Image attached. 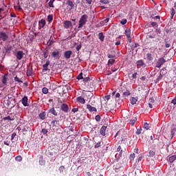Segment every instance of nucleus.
Masks as SVG:
<instances>
[{
    "mask_svg": "<svg viewBox=\"0 0 176 176\" xmlns=\"http://www.w3.org/2000/svg\"><path fill=\"white\" fill-rule=\"evenodd\" d=\"M87 109H88L89 112H97V109L94 107H92L90 104H87Z\"/></svg>",
    "mask_w": 176,
    "mask_h": 176,
    "instance_id": "obj_15",
    "label": "nucleus"
},
{
    "mask_svg": "<svg viewBox=\"0 0 176 176\" xmlns=\"http://www.w3.org/2000/svg\"><path fill=\"white\" fill-rule=\"evenodd\" d=\"M21 103L23 104V107H28L30 105L28 104V97L25 96L21 100Z\"/></svg>",
    "mask_w": 176,
    "mask_h": 176,
    "instance_id": "obj_13",
    "label": "nucleus"
},
{
    "mask_svg": "<svg viewBox=\"0 0 176 176\" xmlns=\"http://www.w3.org/2000/svg\"><path fill=\"white\" fill-rule=\"evenodd\" d=\"M144 128L146 129V130H149L150 129L149 124H148V122H145L144 124Z\"/></svg>",
    "mask_w": 176,
    "mask_h": 176,
    "instance_id": "obj_43",
    "label": "nucleus"
},
{
    "mask_svg": "<svg viewBox=\"0 0 176 176\" xmlns=\"http://www.w3.org/2000/svg\"><path fill=\"white\" fill-rule=\"evenodd\" d=\"M54 43V41L53 40H49L47 42V45L48 46H52V45H53Z\"/></svg>",
    "mask_w": 176,
    "mask_h": 176,
    "instance_id": "obj_53",
    "label": "nucleus"
},
{
    "mask_svg": "<svg viewBox=\"0 0 176 176\" xmlns=\"http://www.w3.org/2000/svg\"><path fill=\"white\" fill-rule=\"evenodd\" d=\"M49 112H50V113H52L54 116H57V115H58V113H57V111H56V109H54V107H52V109H50Z\"/></svg>",
    "mask_w": 176,
    "mask_h": 176,
    "instance_id": "obj_20",
    "label": "nucleus"
},
{
    "mask_svg": "<svg viewBox=\"0 0 176 176\" xmlns=\"http://www.w3.org/2000/svg\"><path fill=\"white\" fill-rule=\"evenodd\" d=\"M78 111H79L78 108H73L72 109V111L74 112V113H75L76 112H78Z\"/></svg>",
    "mask_w": 176,
    "mask_h": 176,
    "instance_id": "obj_61",
    "label": "nucleus"
},
{
    "mask_svg": "<svg viewBox=\"0 0 176 176\" xmlns=\"http://www.w3.org/2000/svg\"><path fill=\"white\" fill-rule=\"evenodd\" d=\"M155 155V151H149V155H148V157H153V156Z\"/></svg>",
    "mask_w": 176,
    "mask_h": 176,
    "instance_id": "obj_52",
    "label": "nucleus"
},
{
    "mask_svg": "<svg viewBox=\"0 0 176 176\" xmlns=\"http://www.w3.org/2000/svg\"><path fill=\"white\" fill-rule=\"evenodd\" d=\"M120 23H121L122 25H124L125 24L127 23V19H122L121 21H120Z\"/></svg>",
    "mask_w": 176,
    "mask_h": 176,
    "instance_id": "obj_44",
    "label": "nucleus"
},
{
    "mask_svg": "<svg viewBox=\"0 0 176 176\" xmlns=\"http://www.w3.org/2000/svg\"><path fill=\"white\" fill-rule=\"evenodd\" d=\"M48 56H49V50H47L43 52V57L44 58H47Z\"/></svg>",
    "mask_w": 176,
    "mask_h": 176,
    "instance_id": "obj_35",
    "label": "nucleus"
},
{
    "mask_svg": "<svg viewBox=\"0 0 176 176\" xmlns=\"http://www.w3.org/2000/svg\"><path fill=\"white\" fill-rule=\"evenodd\" d=\"M14 81L18 82V83H23V81L21 80H20V78H19V77H17V76H16L14 78Z\"/></svg>",
    "mask_w": 176,
    "mask_h": 176,
    "instance_id": "obj_50",
    "label": "nucleus"
},
{
    "mask_svg": "<svg viewBox=\"0 0 176 176\" xmlns=\"http://www.w3.org/2000/svg\"><path fill=\"white\" fill-rule=\"evenodd\" d=\"M122 141H125L126 140H127V133L124 132L123 134L122 135Z\"/></svg>",
    "mask_w": 176,
    "mask_h": 176,
    "instance_id": "obj_32",
    "label": "nucleus"
},
{
    "mask_svg": "<svg viewBox=\"0 0 176 176\" xmlns=\"http://www.w3.org/2000/svg\"><path fill=\"white\" fill-rule=\"evenodd\" d=\"M72 56V51L68 50L64 52V57L66 60H69Z\"/></svg>",
    "mask_w": 176,
    "mask_h": 176,
    "instance_id": "obj_8",
    "label": "nucleus"
},
{
    "mask_svg": "<svg viewBox=\"0 0 176 176\" xmlns=\"http://www.w3.org/2000/svg\"><path fill=\"white\" fill-rule=\"evenodd\" d=\"M175 14V10L174 8L171 9V19H174V16Z\"/></svg>",
    "mask_w": 176,
    "mask_h": 176,
    "instance_id": "obj_48",
    "label": "nucleus"
},
{
    "mask_svg": "<svg viewBox=\"0 0 176 176\" xmlns=\"http://www.w3.org/2000/svg\"><path fill=\"white\" fill-rule=\"evenodd\" d=\"M3 119V120H10V121L14 120V118H11L10 116H8L7 117H4Z\"/></svg>",
    "mask_w": 176,
    "mask_h": 176,
    "instance_id": "obj_33",
    "label": "nucleus"
},
{
    "mask_svg": "<svg viewBox=\"0 0 176 176\" xmlns=\"http://www.w3.org/2000/svg\"><path fill=\"white\" fill-rule=\"evenodd\" d=\"M115 57H116V55L115 54H108L109 58H115Z\"/></svg>",
    "mask_w": 176,
    "mask_h": 176,
    "instance_id": "obj_60",
    "label": "nucleus"
},
{
    "mask_svg": "<svg viewBox=\"0 0 176 176\" xmlns=\"http://www.w3.org/2000/svg\"><path fill=\"white\" fill-rule=\"evenodd\" d=\"M49 65H50V61L47 60L45 64L43 65V72H46L47 71H50L49 68L47 67H49Z\"/></svg>",
    "mask_w": 176,
    "mask_h": 176,
    "instance_id": "obj_14",
    "label": "nucleus"
},
{
    "mask_svg": "<svg viewBox=\"0 0 176 176\" xmlns=\"http://www.w3.org/2000/svg\"><path fill=\"white\" fill-rule=\"evenodd\" d=\"M82 79L85 83H87V82H90V77H85V78H83Z\"/></svg>",
    "mask_w": 176,
    "mask_h": 176,
    "instance_id": "obj_47",
    "label": "nucleus"
},
{
    "mask_svg": "<svg viewBox=\"0 0 176 176\" xmlns=\"http://www.w3.org/2000/svg\"><path fill=\"white\" fill-rule=\"evenodd\" d=\"M141 133H142V128L141 126L137 127L136 134L138 135H140V134H141Z\"/></svg>",
    "mask_w": 176,
    "mask_h": 176,
    "instance_id": "obj_29",
    "label": "nucleus"
},
{
    "mask_svg": "<svg viewBox=\"0 0 176 176\" xmlns=\"http://www.w3.org/2000/svg\"><path fill=\"white\" fill-rule=\"evenodd\" d=\"M93 93L91 91H85L82 93V97H84L85 98H87V100H91V98H93Z\"/></svg>",
    "mask_w": 176,
    "mask_h": 176,
    "instance_id": "obj_2",
    "label": "nucleus"
},
{
    "mask_svg": "<svg viewBox=\"0 0 176 176\" xmlns=\"http://www.w3.org/2000/svg\"><path fill=\"white\" fill-rule=\"evenodd\" d=\"M98 38L101 42H104V41H105V36H104V33L100 32L98 34Z\"/></svg>",
    "mask_w": 176,
    "mask_h": 176,
    "instance_id": "obj_19",
    "label": "nucleus"
},
{
    "mask_svg": "<svg viewBox=\"0 0 176 176\" xmlns=\"http://www.w3.org/2000/svg\"><path fill=\"white\" fill-rule=\"evenodd\" d=\"M26 74H27V76H32V75H34V73L32 72V70L28 69H27Z\"/></svg>",
    "mask_w": 176,
    "mask_h": 176,
    "instance_id": "obj_31",
    "label": "nucleus"
},
{
    "mask_svg": "<svg viewBox=\"0 0 176 176\" xmlns=\"http://www.w3.org/2000/svg\"><path fill=\"white\" fill-rule=\"evenodd\" d=\"M116 152H120V153H119V154L118 153L116 154V157L117 159H120V157H122V153L123 152V150H122V146H119L117 148Z\"/></svg>",
    "mask_w": 176,
    "mask_h": 176,
    "instance_id": "obj_12",
    "label": "nucleus"
},
{
    "mask_svg": "<svg viewBox=\"0 0 176 176\" xmlns=\"http://www.w3.org/2000/svg\"><path fill=\"white\" fill-rule=\"evenodd\" d=\"M123 96H124V97H129V96H130V94H131V93L130 92V91L129 89H126V91H124L123 92Z\"/></svg>",
    "mask_w": 176,
    "mask_h": 176,
    "instance_id": "obj_28",
    "label": "nucleus"
},
{
    "mask_svg": "<svg viewBox=\"0 0 176 176\" xmlns=\"http://www.w3.org/2000/svg\"><path fill=\"white\" fill-rule=\"evenodd\" d=\"M164 63H166V59H164V58H160L156 63V67L160 68Z\"/></svg>",
    "mask_w": 176,
    "mask_h": 176,
    "instance_id": "obj_4",
    "label": "nucleus"
},
{
    "mask_svg": "<svg viewBox=\"0 0 176 176\" xmlns=\"http://www.w3.org/2000/svg\"><path fill=\"white\" fill-rule=\"evenodd\" d=\"M105 131H107V126H102L100 129V134L101 135H105Z\"/></svg>",
    "mask_w": 176,
    "mask_h": 176,
    "instance_id": "obj_21",
    "label": "nucleus"
},
{
    "mask_svg": "<svg viewBox=\"0 0 176 176\" xmlns=\"http://www.w3.org/2000/svg\"><path fill=\"white\" fill-rule=\"evenodd\" d=\"M137 67H144L145 65V63H144V60L142 59H140L136 62Z\"/></svg>",
    "mask_w": 176,
    "mask_h": 176,
    "instance_id": "obj_18",
    "label": "nucleus"
},
{
    "mask_svg": "<svg viewBox=\"0 0 176 176\" xmlns=\"http://www.w3.org/2000/svg\"><path fill=\"white\" fill-rule=\"evenodd\" d=\"M146 58H147L148 61H152V60H153V57H152V54L147 53L146 54Z\"/></svg>",
    "mask_w": 176,
    "mask_h": 176,
    "instance_id": "obj_25",
    "label": "nucleus"
},
{
    "mask_svg": "<svg viewBox=\"0 0 176 176\" xmlns=\"http://www.w3.org/2000/svg\"><path fill=\"white\" fill-rule=\"evenodd\" d=\"M124 34L126 38H130V36H131V30H130V28H126L125 30Z\"/></svg>",
    "mask_w": 176,
    "mask_h": 176,
    "instance_id": "obj_17",
    "label": "nucleus"
},
{
    "mask_svg": "<svg viewBox=\"0 0 176 176\" xmlns=\"http://www.w3.org/2000/svg\"><path fill=\"white\" fill-rule=\"evenodd\" d=\"M47 20L48 23H52V21H53V15L52 14L48 15Z\"/></svg>",
    "mask_w": 176,
    "mask_h": 176,
    "instance_id": "obj_30",
    "label": "nucleus"
},
{
    "mask_svg": "<svg viewBox=\"0 0 176 176\" xmlns=\"http://www.w3.org/2000/svg\"><path fill=\"white\" fill-rule=\"evenodd\" d=\"M115 63V60L114 59H109L108 61V64L110 65H113V63Z\"/></svg>",
    "mask_w": 176,
    "mask_h": 176,
    "instance_id": "obj_51",
    "label": "nucleus"
},
{
    "mask_svg": "<svg viewBox=\"0 0 176 176\" xmlns=\"http://www.w3.org/2000/svg\"><path fill=\"white\" fill-rule=\"evenodd\" d=\"M172 104H173L174 105H175V104H176V97L173 99V100H172Z\"/></svg>",
    "mask_w": 176,
    "mask_h": 176,
    "instance_id": "obj_64",
    "label": "nucleus"
},
{
    "mask_svg": "<svg viewBox=\"0 0 176 176\" xmlns=\"http://www.w3.org/2000/svg\"><path fill=\"white\" fill-rule=\"evenodd\" d=\"M132 78H133V79H137V72H135V73L132 75Z\"/></svg>",
    "mask_w": 176,
    "mask_h": 176,
    "instance_id": "obj_63",
    "label": "nucleus"
},
{
    "mask_svg": "<svg viewBox=\"0 0 176 176\" xmlns=\"http://www.w3.org/2000/svg\"><path fill=\"white\" fill-rule=\"evenodd\" d=\"M131 104L132 105H135V104H137V98L133 97L131 100Z\"/></svg>",
    "mask_w": 176,
    "mask_h": 176,
    "instance_id": "obj_36",
    "label": "nucleus"
},
{
    "mask_svg": "<svg viewBox=\"0 0 176 176\" xmlns=\"http://www.w3.org/2000/svg\"><path fill=\"white\" fill-rule=\"evenodd\" d=\"M42 91L43 94H47V93H49V89L47 87H43Z\"/></svg>",
    "mask_w": 176,
    "mask_h": 176,
    "instance_id": "obj_40",
    "label": "nucleus"
},
{
    "mask_svg": "<svg viewBox=\"0 0 176 176\" xmlns=\"http://www.w3.org/2000/svg\"><path fill=\"white\" fill-rule=\"evenodd\" d=\"M100 3H104V5L109 3V0H100Z\"/></svg>",
    "mask_w": 176,
    "mask_h": 176,
    "instance_id": "obj_45",
    "label": "nucleus"
},
{
    "mask_svg": "<svg viewBox=\"0 0 176 176\" xmlns=\"http://www.w3.org/2000/svg\"><path fill=\"white\" fill-rule=\"evenodd\" d=\"M8 38H9V36L5 32H0V41L5 42V41H8Z\"/></svg>",
    "mask_w": 176,
    "mask_h": 176,
    "instance_id": "obj_5",
    "label": "nucleus"
},
{
    "mask_svg": "<svg viewBox=\"0 0 176 176\" xmlns=\"http://www.w3.org/2000/svg\"><path fill=\"white\" fill-rule=\"evenodd\" d=\"M89 102H90L91 105H93V106L96 105V100H93L90 99Z\"/></svg>",
    "mask_w": 176,
    "mask_h": 176,
    "instance_id": "obj_59",
    "label": "nucleus"
},
{
    "mask_svg": "<svg viewBox=\"0 0 176 176\" xmlns=\"http://www.w3.org/2000/svg\"><path fill=\"white\" fill-rule=\"evenodd\" d=\"M66 3L68 5V6H70V9H74V6H75V5H74L72 1L67 0Z\"/></svg>",
    "mask_w": 176,
    "mask_h": 176,
    "instance_id": "obj_23",
    "label": "nucleus"
},
{
    "mask_svg": "<svg viewBox=\"0 0 176 176\" xmlns=\"http://www.w3.org/2000/svg\"><path fill=\"white\" fill-rule=\"evenodd\" d=\"M15 160L16 162H21V160H23V157H21V155H18L15 157Z\"/></svg>",
    "mask_w": 176,
    "mask_h": 176,
    "instance_id": "obj_38",
    "label": "nucleus"
},
{
    "mask_svg": "<svg viewBox=\"0 0 176 176\" xmlns=\"http://www.w3.org/2000/svg\"><path fill=\"white\" fill-rule=\"evenodd\" d=\"M104 101H109L111 100V95H107L104 97Z\"/></svg>",
    "mask_w": 176,
    "mask_h": 176,
    "instance_id": "obj_46",
    "label": "nucleus"
},
{
    "mask_svg": "<svg viewBox=\"0 0 176 176\" xmlns=\"http://www.w3.org/2000/svg\"><path fill=\"white\" fill-rule=\"evenodd\" d=\"M41 133H43V134H47L48 131L46 129H42Z\"/></svg>",
    "mask_w": 176,
    "mask_h": 176,
    "instance_id": "obj_58",
    "label": "nucleus"
},
{
    "mask_svg": "<svg viewBox=\"0 0 176 176\" xmlns=\"http://www.w3.org/2000/svg\"><path fill=\"white\" fill-rule=\"evenodd\" d=\"M141 160H142V155H139L138 157V159L136 160V163H140V162H141Z\"/></svg>",
    "mask_w": 176,
    "mask_h": 176,
    "instance_id": "obj_42",
    "label": "nucleus"
},
{
    "mask_svg": "<svg viewBox=\"0 0 176 176\" xmlns=\"http://www.w3.org/2000/svg\"><path fill=\"white\" fill-rule=\"evenodd\" d=\"M38 25L40 28H43V27L46 25V21L44 19H42L41 21H39Z\"/></svg>",
    "mask_w": 176,
    "mask_h": 176,
    "instance_id": "obj_16",
    "label": "nucleus"
},
{
    "mask_svg": "<svg viewBox=\"0 0 176 176\" xmlns=\"http://www.w3.org/2000/svg\"><path fill=\"white\" fill-rule=\"evenodd\" d=\"M52 57H54V58H56V60H58L60 59V52H58V50H54L52 53Z\"/></svg>",
    "mask_w": 176,
    "mask_h": 176,
    "instance_id": "obj_9",
    "label": "nucleus"
},
{
    "mask_svg": "<svg viewBox=\"0 0 176 176\" xmlns=\"http://www.w3.org/2000/svg\"><path fill=\"white\" fill-rule=\"evenodd\" d=\"M135 122H137V118H135L133 120H131L129 121L130 124H131V126H134V124H135Z\"/></svg>",
    "mask_w": 176,
    "mask_h": 176,
    "instance_id": "obj_37",
    "label": "nucleus"
},
{
    "mask_svg": "<svg viewBox=\"0 0 176 176\" xmlns=\"http://www.w3.org/2000/svg\"><path fill=\"white\" fill-rule=\"evenodd\" d=\"M76 101L80 104H86V99L84 96H78L76 98Z\"/></svg>",
    "mask_w": 176,
    "mask_h": 176,
    "instance_id": "obj_11",
    "label": "nucleus"
},
{
    "mask_svg": "<svg viewBox=\"0 0 176 176\" xmlns=\"http://www.w3.org/2000/svg\"><path fill=\"white\" fill-rule=\"evenodd\" d=\"M108 21H109V18H107L104 20L100 22V24H102L103 25L107 24V23H108Z\"/></svg>",
    "mask_w": 176,
    "mask_h": 176,
    "instance_id": "obj_39",
    "label": "nucleus"
},
{
    "mask_svg": "<svg viewBox=\"0 0 176 176\" xmlns=\"http://www.w3.org/2000/svg\"><path fill=\"white\" fill-rule=\"evenodd\" d=\"M21 7H24V4H23V3H21V4H20V2H19L18 1V3H17V6H14V8H18V10H23V8H21Z\"/></svg>",
    "mask_w": 176,
    "mask_h": 176,
    "instance_id": "obj_26",
    "label": "nucleus"
},
{
    "mask_svg": "<svg viewBox=\"0 0 176 176\" xmlns=\"http://www.w3.org/2000/svg\"><path fill=\"white\" fill-rule=\"evenodd\" d=\"M91 2H93V0H85V3L88 5H91Z\"/></svg>",
    "mask_w": 176,
    "mask_h": 176,
    "instance_id": "obj_62",
    "label": "nucleus"
},
{
    "mask_svg": "<svg viewBox=\"0 0 176 176\" xmlns=\"http://www.w3.org/2000/svg\"><path fill=\"white\" fill-rule=\"evenodd\" d=\"M39 118L42 120H45V119H46V112L43 111V113H40Z\"/></svg>",
    "mask_w": 176,
    "mask_h": 176,
    "instance_id": "obj_24",
    "label": "nucleus"
},
{
    "mask_svg": "<svg viewBox=\"0 0 176 176\" xmlns=\"http://www.w3.org/2000/svg\"><path fill=\"white\" fill-rule=\"evenodd\" d=\"M76 79L80 80V79H83V73H80L79 75L77 76Z\"/></svg>",
    "mask_w": 176,
    "mask_h": 176,
    "instance_id": "obj_41",
    "label": "nucleus"
},
{
    "mask_svg": "<svg viewBox=\"0 0 176 176\" xmlns=\"http://www.w3.org/2000/svg\"><path fill=\"white\" fill-rule=\"evenodd\" d=\"M95 120H96V122H100L101 121V116H100V115L96 116Z\"/></svg>",
    "mask_w": 176,
    "mask_h": 176,
    "instance_id": "obj_49",
    "label": "nucleus"
},
{
    "mask_svg": "<svg viewBox=\"0 0 176 176\" xmlns=\"http://www.w3.org/2000/svg\"><path fill=\"white\" fill-rule=\"evenodd\" d=\"M3 85H6V83H8V78H6V76L4 75L3 77H2V80H1Z\"/></svg>",
    "mask_w": 176,
    "mask_h": 176,
    "instance_id": "obj_27",
    "label": "nucleus"
},
{
    "mask_svg": "<svg viewBox=\"0 0 176 176\" xmlns=\"http://www.w3.org/2000/svg\"><path fill=\"white\" fill-rule=\"evenodd\" d=\"M17 134L16 133H14L11 135V141L13 142V140H14V137H16Z\"/></svg>",
    "mask_w": 176,
    "mask_h": 176,
    "instance_id": "obj_57",
    "label": "nucleus"
},
{
    "mask_svg": "<svg viewBox=\"0 0 176 176\" xmlns=\"http://www.w3.org/2000/svg\"><path fill=\"white\" fill-rule=\"evenodd\" d=\"M56 0H50L48 3V5L50 6V8H54V5H53V3H54V1Z\"/></svg>",
    "mask_w": 176,
    "mask_h": 176,
    "instance_id": "obj_34",
    "label": "nucleus"
},
{
    "mask_svg": "<svg viewBox=\"0 0 176 176\" xmlns=\"http://www.w3.org/2000/svg\"><path fill=\"white\" fill-rule=\"evenodd\" d=\"M63 27L66 30H68V28H69L70 27H72V22H71L70 21H65L63 22Z\"/></svg>",
    "mask_w": 176,
    "mask_h": 176,
    "instance_id": "obj_10",
    "label": "nucleus"
},
{
    "mask_svg": "<svg viewBox=\"0 0 176 176\" xmlns=\"http://www.w3.org/2000/svg\"><path fill=\"white\" fill-rule=\"evenodd\" d=\"M80 49H82V44L77 45L76 47V50H77V52H79Z\"/></svg>",
    "mask_w": 176,
    "mask_h": 176,
    "instance_id": "obj_56",
    "label": "nucleus"
},
{
    "mask_svg": "<svg viewBox=\"0 0 176 176\" xmlns=\"http://www.w3.org/2000/svg\"><path fill=\"white\" fill-rule=\"evenodd\" d=\"M62 76L65 80H69L71 78H72V73H69L68 72H65V73L62 74Z\"/></svg>",
    "mask_w": 176,
    "mask_h": 176,
    "instance_id": "obj_3",
    "label": "nucleus"
},
{
    "mask_svg": "<svg viewBox=\"0 0 176 176\" xmlns=\"http://www.w3.org/2000/svg\"><path fill=\"white\" fill-rule=\"evenodd\" d=\"M175 160H176V155H171L168 158V162H170V163H174Z\"/></svg>",
    "mask_w": 176,
    "mask_h": 176,
    "instance_id": "obj_22",
    "label": "nucleus"
},
{
    "mask_svg": "<svg viewBox=\"0 0 176 176\" xmlns=\"http://www.w3.org/2000/svg\"><path fill=\"white\" fill-rule=\"evenodd\" d=\"M24 54H25L23 51H17L16 54V60H23L24 58Z\"/></svg>",
    "mask_w": 176,
    "mask_h": 176,
    "instance_id": "obj_6",
    "label": "nucleus"
},
{
    "mask_svg": "<svg viewBox=\"0 0 176 176\" xmlns=\"http://www.w3.org/2000/svg\"><path fill=\"white\" fill-rule=\"evenodd\" d=\"M87 14H83L78 22V28L79 30H80V28H82L83 27V25H85L86 24V23H87Z\"/></svg>",
    "mask_w": 176,
    "mask_h": 176,
    "instance_id": "obj_1",
    "label": "nucleus"
},
{
    "mask_svg": "<svg viewBox=\"0 0 176 176\" xmlns=\"http://www.w3.org/2000/svg\"><path fill=\"white\" fill-rule=\"evenodd\" d=\"M60 109H61V111H63V112H65V113H68L69 107H68V104H67L65 103H63L60 105Z\"/></svg>",
    "mask_w": 176,
    "mask_h": 176,
    "instance_id": "obj_7",
    "label": "nucleus"
},
{
    "mask_svg": "<svg viewBox=\"0 0 176 176\" xmlns=\"http://www.w3.org/2000/svg\"><path fill=\"white\" fill-rule=\"evenodd\" d=\"M65 170V167L64 166H61L59 167V171L60 173H63V171Z\"/></svg>",
    "mask_w": 176,
    "mask_h": 176,
    "instance_id": "obj_55",
    "label": "nucleus"
},
{
    "mask_svg": "<svg viewBox=\"0 0 176 176\" xmlns=\"http://www.w3.org/2000/svg\"><path fill=\"white\" fill-rule=\"evenodd\" d=\"M135 157V154L132 153V154L130 155L129 159H130V160H134Z\"/></svg>",
    "mask_w": 176,
    "mask_h": 176,
    "instance_id": "obj_54",
    "label": "nucleus"
}]
</instances>
